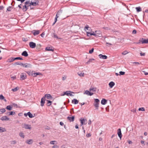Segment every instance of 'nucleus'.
<instances>
[{"instance_id": "33", "label": "nucleus", "mask_w": 148, "mask_h": 148, "mask_svg": "<svg viewBox=\"0 0 148 148\" xmlns=\"http://www.w3.org/2000/svg\"><path fill=\"white\" fill-rule=\"evenodd\" d=\"M85 29H86L87 30H88V31H90L91 30V28L90 27H89L88 25H86L85 27Z\"/></svg>"}, {"instance_id": "43", "label": "nucleus", "mask_w": 148, "mask_h": 148, "mask_svg": "<svg viewBox=\"0 0 148 148\" xmlns=\"http://www.w3.org/2000/svg\"><path fill=\"white\" fill-rule=\"evenodd\" d=\"M139 111H144L145 110V109L144 108H139L138 109Z\"/></svg>"}, {"instance_id": "16", "label": "nucleus", "mask_w": 148, "mask_h": 148, "mask_svg": "<svg viewBox=\"0 0 148 148\" xmlns=\"http://www.w3.org/2000/svg\"><path fill=\"white\" fill-rule=\"evenodd\" d=\"M29 74L30 75H34L33 76L34 77H36L38 75H42V74L41 73H33V72H32L30 73H29Z\"/></svg>"}, {"instance_id": "57", "label": "nucleus", "mask_w": 148, "mask_h": 148, "mask_svg": "<svg viewBox=\"0 0 148 148\" xmlns=\"http://www.w3.org/2000/svg\"><path fill=\"white\" fill-rule=\"evenodd\" d=\"M86 136L87 137H88L91 136V134H90L89 133V134H87Z\"/></svg>"}, {"instance_id": "46", "label": "nucleus", "mask_w": 148, "mask_h": 148, "mask_svg": "<svg viewBox=\"0 0 148 148\" xmlns=\"http://www.w3.org/2000/svg\"><path fill=\"white\" fill-rule=\"evenodd\" d=\"M90 35L91 36L92 35H93L95 36H96V35L95 34V33L94 32H93L92 33H90Z\"/></svg>"}, {"instance_id": "1", "label": "nucleus", "mask_w": 148, "mask_h": 148, "mask_svg": "<svg viewBox=\"0 0 148 148\" xmlns=\"http://www.w3.org/2000/svg\"><path fill=\"white\" fill-rule=\"evenodd\" d=\"M95 101L94 103V105L95 108V109H98L99 107V104L100 102L99 100L98 99H94Z\"/></svg>"}, {"instance_id": "12", "label": "nucleus", "mask_w": 148, "mask_h": 148, "mask_svg": "<svg viewBox=\"0 0 148 148\" xmlns=\"http://www.w3.org/2000/svg\"><path fill=\"white\" fill-rule=\"evenodd\" d=\"M24 115L25 117L27 116V115H28L30 118H32L33 117L32 114L30 112H28L27 113H25L24 114Z\"/></svg>"}, {"instance_id": "10", "label": "nucleus", "mask_w": 148, "mask_h": 148, "mask_svg": "<svg viewBox=\"0 0 148 148\" xmlns=\"http://www.w3.org/2000/svg\"><path fill=\"white\" fill-rule=\"evenodd\" d=\"M34 36H36L38 34L40 33V31L39 30H34L32 32Z\"/></svg>"}, {"instance_id": "19", "label": "nucleus", "mask_w": 148, "mask_h": 148, "mask_svg": "<svg viewBox=\"0 0 148 148\" xmlns=\"http://www.w3.org/2000/svg\"><path fill=\"white\" fill-rule=\"evenodd\" d=\"M100 58H102L103 59H106L107 58V57L106 55H103L102 54H100L99 55Z\"/></svg>"}, {"instance_id": "24", "label": "nucleus", "mask_w": 148, "mask_h": 148, "mask_svg": "<svg viewBox=\"0 0 148 148\" xmlns=\"http://www.w3.org/2000/svg\"><path fill=\"white\" fill-rule=\"evenodd\" d=\"M107 102V101L105 99H103L101 101V103L102 105H105L106 104Z\"/></svg>"}, {"instance_id": "20", "label": "nucleus", "mask_w": 148, "mask_h": 148, "mask_svg": "<svg viewBox=\"0 0 148 148\" xmlns=\"http://www.w3.org/2000/svg\"><path fill=\"white\" fill-rule=\"evenodd\" d=\"M118 136L120 138V139H121L122 137V134L121 133V129H118Z\"/></svg>"}, {"instance_id": "42", "label": "nucleus", "mask_w": 148, "mask_h": 148, "mask_svg": "<svg viewBox=\"0 0 148 148\" xmlns=\"http://www.w3.org/2000/svg\"><path fill=\"white\" fill-rule=\"evenodd\" d=\"M56 142V140L51 141L50 142V143L51 145H54L55 144L54 142Z\"/></svg>"}, {"instance_id": "11", "label": "nucleus", "mask_w": 148, "mask_h": 148, "mask_svg": "<svg viewBox=\"0 0 148 148\" xmlns=\"http://www.w3.org/2000/svg\"><path fill=\"white\" fill-rule=\"evenodd\" d=\"M22 66L25 68H31L32 67V65L31 64L27 63L25 64L23 63Z\"/></svg>"}, {"instance_id": "13", "label": "nucleus", "mask_w": 148, "mask_h": 148, "mask_svg": "<svg viewBox=\"0 0 148 148\" xmlns=\"http://www.w3.org/2000/svg\"><path fill=\"white\" fill-rule=\"evenodd\" d=\"M1 120L2 121H8L9 120V118H8L7 116H5L2 117L1 118Z\"/></svg>"}, {"instance_id": "63", "label": "nucleus", "mask_w": 148, "mask_h": 148, "mask_svg": "<svg viewBox=\"0 0 148 148\" xmlns=\"http://www.w3.org/2000/svg\"><path fill=\"white\" fill-rule=\"evenodd\" d=\"M143 72H144V74L145 75H148V73L146 72L145 71H143Z\"/></svg>"}, {"instance_id": "35", "label": "nucleus", "mask_w": 148, "mask_h": 148, "mask_svg": "<svg viewBox=\"0 0 148 148\" xmlns=\"http://www.w3.org/2000/svg\"><path fill=\"white\" fill-rule=\"evenodd\" d=\"M19 89V88L18 87H16L15 88L12 89V90L13 91V92H15L16 91L18 90Z\"/></svg>"}, {"instance_id": "28", "label": "nucleus", "mask_w": 148, "mask_h": 148, "mask_svg": "<svg viewBox=\"0 0 148 148\" xmlns=\"http://www.w3.org/2000/svg\"><path fill=\"white\" fill-rule=\"evenodd\" d=\"M15 60L14 58H10L7 61L8 62H11Z\"/></svg>"}, {"instance_id": "41", "label": "nucleus", "mask_w": 148, "mask_h": 148, "mask_svg": "<svg viewBox=\"0 0 148 148\" xmlns=\"http://www.w3.org/2000/svg\"><path fill=\"white\" fill-rule=\"evenodd\" d=\"M16 141L14 140H13L11 142V143L12 144H16Z\"/></svg>"}, {"instance_id": "62", "label": "nucleus", "mask_w": 148, "mask_h": 148, "mask_svg": "<svg viewBox=\"0 0 148 148\" xmlns=\"http://www.w3.org/2000/svg\"><path fill=\"white\" fill-rule=\"evenodd\" d=\"M92 60H94V59H90L88 60V61L87 62V63H88L89 62H91Z\"/></svg>"}, {"instance_id": "56", "label": "nucleus", "mask_w": 148, "mask_h": 148, "mask_svg": "<svg viewBox=\"0 0 148 148\" xmlns=\"http://www.w3.org/2000/svg\"><path fill=\"white\" fill-rule=\"evenodd\" d=\"M59 147L57 145H54L52 147V148H58Z\"/></svg>"}, {"instance_id": "23", "label": "nucleus", "mask_w": 148, "mask_h": 148, "mask_svg": "<svg viewBox=\"0 0 148 148\" xmlns=\"http://www.w3.org/2000/svg\"><path fill=\"white\" fill-rule=\"evenodd\" d=\"M46 96V98H47L48 99H51L52 98V96L50 94H46L44 96Z\"/></svg>"}, {"instance_id": "9", "label": "nucleus", "mask_w": 148, "mask_h": 148, "mask_svg": "<svg viewBox=\"0 0 148 148\" xmlns=\"http://www.w3.org/2000/svg\"><path fill=\"white\" fill-rule=\"evenodd\" d=\"M26 78V75L25 73H22L20 75V79L21 80H23Z\"/></svg>"}, {"instance_id": "48", "label": "nucleus", "mask_w": 148, "mask_h": 148, "mask_svg": "<svg viewBox=\"0 0 148 148\" xmlns=\"http://www.w3.org/2000/svg\"><path fill=\"white\" fill-rule=\"evenodd\" d=\"M125 73V72H123V71H120L119 72V74H120L119 75H124Z\"/></svg>"}, {"instance_id": "55", "label": "nucleus", "mask_w": 148, "mask_h": 148, "mask_svg": "<svg viewBox=\"0 0 148 148\" xmlns=\"http://www.w3.org/2000/svg\"><path fill=\"white\" fill-rule=\"evenodd\" d=\"M136 31L135 29L132 32V33L133 34H136Z\"/></svg>"}, {"instance_id": "3", "label": "nucleus", "mask_w": 148, "mask_h": 148, "mask_svg": "<svg viewBox=\"0 0 148 148\" xmlns=\"http://www.w3.org/2000/svg\"><path fill=\"white\" fill-rule=\"evenodd\" d=\"M38 0H32L31 2L29 3L30 5H32L33 6H36L38 5Z\"/></svg>"}, {"instance_id": "8", "label": "nucleus", "mask_w": 148, "mask_h": 148, "mask_svg": "<svg viewBox=\"0 0 148 148\" xmlns=\"http://www.w3.org/2000/svg\"><path fill=\"white\" fill-rule=\"evenodd\" d=\"M29 45L30 47L32 48H34L36 47V44L35 43L32 42H29Z\"/></svg>"}, {"instance_id": "39", "label": "nucleus", "mask_w": 148, "mask_h": 148, "mask_svg": "<svg viewBox=\"0 0 148 148\" xmlns=\"http://www.w3.org/2000/svg\"><path fill=\"white\" fill-rule=\"evenodd\" d=\"M129 52H127V51H125L122 53V54L123 55H125L127 53H128Z\"/></svg>"}, {"instance_id": "17", "label": "nucleus", "mask_w": 148, "mask_h": 148, "mask_svg": "<svg viewBox=\"0 0 148 148\" xmlns=\"http://www.w3.org/2000/svg\"><path fill=\"white\" fill-rule=\"evenodd\" d=\"M25 142L26 143L29 145L32 144L33 143V140L32 139H30L27 140Z\"/></svg>"}, {"instance_id": "64", "label": "nucleus", "mask_w": 148, "mask_h": 148, "mask_svg": "<svg viewBox=\"0 0 148 148\" xmlns=\"http://www.w3.org/2000/svg\"><path fill=\"white\" fill-rule=\"evenodd\" d=\"M128 142L129 144H131L132 143V142L130 140H129L128 141Z\"/></svg>"}, {"instance_id": "52", "label": "nucleus", "mask_w": 148, "mask_h": 148, "mask_svg": "<svg viewBox=\"0 0 148 148\" xmlns=\"http://www.w3.org/2000/svg\"><path fill=\"white\" fill-rule=\"evenodd\" d=\"M11 78L12 79V80H14L16 79V76L15 75L13 76H11Z\"/></svg>"}, {"instance_id": "31", "label": "nucleus", "mask_w": 148, "mask_h": 148, "mask_svg": "<svg viewBox=\"0 0 148 148\" xmlns=\"http://www.w3.org/2000/svg\"><path fill=\"white\" fill-rule=\"evenodd\" d=\"M19 136L21 137H22L23 138H24L25 136L24 135V134L23 133V132H21L19 133Z\"/></svg>"}, {"instance_id": "54", "label": "nucleus", "mask_w": 148, "mask_h": 148, "mask_svg": "<svg viewBox=\"0 0 148 148\" xmlns=\"http://www.w3.org/2000/svg\"><path fill=\"white\" fill-rule=\"evenodd\" d=\"M53 37L55 38H57V39H59L60 38H59L57 36V35L55 34H54V35H53Z\"/></svg>"}, {"instance_id": "30", "label": "nucleus", "mask_w": 148, "mask_h": 148, "mask_svg": "<svg viewBox=\"0 0 148 148\" xmlns=\"http://www.w3.org/2000/svg\"><path fill=\"white\" fill-rule=\"evenodd\" d=\"M5 108H2L0 109V114H2L5 112Z\"/></svg>"}, {"instance_id": "21", "label": "nucleus", "mask_w": 148, "mask_h": 148, "mask_svg": "<svg viewBox=\"0 0 148 148\" xmlns=\"http://www.w3.org/2000/svg\"><path fill=\"white\" fill-rule=\"evenodd\" d=\"M67 119L70 122L73 121L74 119V116H73L71 117H67Z\"/></svg>"}, {"instance_id": "25", "label": "nucleus", "mask_w": 148, "mask_h": 148, "mask_svg": "<svg viewBox=\"0 0 148 148\" xmlns=\"http://www.w3.org/2000/svg\"><path fill=\"white\" fill-rule=\"evenodd\" d=\"M97 89V88L96 87L93 88H90L89 89V91H92L94 92H95L96 91Z\"/></svg>"}, {"instance_id": "45", "label": "nucleus", "mask_w": 148, "mask_h": 148, "mask_svg": "<svg viewBox=\"0 0 148 148\" xmlns=\"http://www.w3.org/2000/svg\"><path fill=\"white\" fill-rule=\"evenodd\" d=\"M62 12V10H60L58 11L57 13L58 15H60L61 14Z\"/></svg>"}, {"instance_id": "14", "label": "nucleus", "mask_w": 148, "mask_h": 148, "mask_svg": "<svg viewBox=\"0 0 148 148\" xmlns=\"http://www.w3.org/2000/svg\"><path fill=\"white\" fill-rule=\"evenodd\" d=\"M84 94L89 96H92L93 94V93L90 92V91L88 90H86Z\"/></svg>"}, {"instance_id": "5", "label": "nucleus", "mask_w": 148, "mask_h": 148, "mask_svg": "<svg viewBox=\"0 0 148 148\" xmlns=\"http://www.w3.org/2000/svg\"><path fill=\"white\" fill-rule=\"evenodd\" d=\"M74 93V92L71 91H67L65 92H64V94L63 95H66L67 96H72V95L71 94V93Z\"/></svg>"}, {"instance_id": "36", "label": "nucleus", "mask_w": 148, "mask_h": 148, "mask_svg": "<svg viewBox=\"0 0 148 148\" xmlns=\"http://www.w3.org/2000/svg\"><path fill=\"white\" fill-rule=\"evenodd\" d=\"M47 105L48 106H50L51 104L52 101L48 100H47Z\"/></svg>"}, {"instance_id": "2", "label": "nucleus", "mask_w": 148, "mask_h": 148, "mask_svg": "<svg viewBox=\"0 0 148 148\" xmlns=\"http://www.w3.org/2000/svg\"><path fill=\"white\" fill-rule=\"evenodd\" d=\"M80 121L81 123V125L82 126L83 125H86L87 123V120L84 118H81L80 119Z\"/></svg>"}, {"instance_id": "32", "label": "nucleus", "mask_w": 148, "mask_h": 148, "mask_svg": "<svg viewBox=\"0 0 148 148\" xmlns=\"http://www.w3.org/2000/svg\"><path fill=\"white\" fill-rule=\"evenodd\" d=\"M12 107L10 105L7 106L6 107V109L9 110H12Z\"/></svg>"}, {"instance_id": "40", "label": "nucleus", "mask_w": 148, "mask_h": 148, "mask_svg": "<svg viewBox=\"0 0 148 148\" xmlns=\"http://www.w3.org/2000/svg\"><path fill=\"white\" fill-rule=\"evenodd\" d=\"M12 9V7L9 6V7L8 8H7V11H10Z\"/></svg>"}, {"instance_id": "26", "label": "nucleus", "mask_w": 148, "mask_h": 148, "mask_svg": "<svg viewBox=\"0 0 148 148\" xmlns=\"http://www.w3.org/2000/svg\"><path fill=\"white\" fill-rule=\"evenodd\" d=\"M114 85V83L113 82H111L109 84V85L110 88H112Z\"/></svg>"}, {"instance_id": "50", "label": "nucleus", "mask_w": 148, "mask_h": 148, "mask_svg": "<svg viewBox=\"0 0 148 148\" xmlns=\"http://www.w3.org/2000/svg\"><path fill=\"white\" fill-rule=\"evenodd\" d=\"M85 30L86 31V32L87 35L88 36H91V35H90V34H90V32H89L86 31V30Z\"/></svg>"}, {"instance_id": "29", "label": "nucleus", "mask_w": 148, "mask_h": 148, "mask_svg": "<svg viewBox=\"0 0 148 148\" xmlns=\"http://www.w3.org/2000/svg\"><path fill=\"white\" fill-rule=\"evenodd\" d=\"M6 131V130L5 128L0 127V132H2Z\"/></svg>"}, {"instance_id": "47", "label": "nucleus", "mask_w": 148, "mask_h": 148, "mask_svg": "<svg viewBox=\"0 0 148 148\" xmlns=\"http://www.w3.org/2000/svg\"><path fill=\"white\" fill-rule=\"evenodd\" d=\"M4 98V97L2 95H0V99L1 100H3Z\"/></svg>"}, {"instance_id": "27", "label": "nucleus", "mask_w": 148, "mask_h": 148, "mask_svg": "<svg viewBox=\"0 0 148 148\" xmlns=\"http://www.w3.org/2000/svg\"><path fill=\"white\" fill-rule=\"evenodd\" d=\"M78 101L75 99H73L72 101V103H74L75 104H77L78 103Z\"/></svg>"}, {"instance_id": "59", "label": "nucleus", "mask_w": 148, "mask_h": 148, "mask_svg": "<svg viewBox=\"0 0 148 148\" xmlns=\"http://www.w3.org/2000/svg\"><path fill=\"white\" fill-rule=\"evenodd\" d=\"M133 63L136 64L137 65H138L140 64V63L138 62H134Z\"/></svg>"}, {"instance_id": "38", "label": "nucleus", "mask_w": 148, "mask_h": 148, "mask_svg": "<svg viewBox=\"0 0 148 148\" xmlns=\"http://www.w3.org/2000/svg\"><path fill=\"white\" fill-rule=\"evenodd\" d=\"M14 64L17 65H21L22 66V65H23V63L19 62H16Z\"/></svg>"}, {"instance_id": "61", "label": "nucleus", "mask_w": 148, "mask_h": 148, "mask_svg": "<svg viewBox=\"0 0 148 148\" xmlns=\"http://www.w3.org/2000/svg\"><path fill=\"white\" fill-rule=\"evenodd\" d=\"M75 127L76 129H78L79 127L78 124H76L75 126Z\"/></svg>"}, {"instance_id": "44", "label": "nucleus", "mask_w": 148, "mask_h": 148, "mask_svg": "<svg viewBox=\"0 0 148 148\" xmlns=\"http://www.w3.org/2000/svg\"><path fill=\"white\" fill-rule=\"evenodd\" d=\"M9 115H13L15 114V112L13 111H11L9 112Z\"/></svg>"}, {"instance_id": "49", "label": "nucleus", "mask_w": 148, "mask_h": 148, "mask_svg": "<svg viewBox=\"0 0 148 148\" xmlns=\"http://www.w3.org/2000/svg\"><path fill=\"white\" fill-rule=\"evenodd\" d=\"M15 60H22L23 59L21 57H16L15 58H14Z\"/></svg>"}, {"instance_id": "4", "label": "nucleus", "mask_w": 148, "mask_h": 148, "mask_svg": "<svg viewBox=\"0 0 148 148\" xmlns=\"http://www.w3.org/2000/svg\"><path fill=\"white\" fill-rule=\"evenodd\" d=\"M23 127L25 129L31 130V125H30L24 123L22 125Z\"/></svg>"}, {"instance_id": "60", "label": "nucleus", "mask_w": 148, "mask_h": 148, "mask_svg": "<svg viewBox=\"0 0 148 148\" xmlns=\"http://www.w3.org/2000/svg\"><path fill=\"white\" fill-rule=\"evenodd\" d=\"M29 1H26L25 2V5H27V4H28L29 3Z\"/></svg>"}, {"instance_id": "53", "label": "nucleus", "mask_w": 148, "mask_h": 148, "mask_svg": "<svg viewBox=\"0 0 148 148\" xmlns=\"http://www.w3.org/2000/svg\"><path fill=\"white\" fill-rule=\"evenodd\" d=\"M140 54L141 56H144L145 55V53H142V52L140 53Z\"/></svg>"}, {"instance_id": "7", "label": "nucleus", "mask_w": 148, "mask_h": 148, "mask_svg": "<svg viewBox=\"0 0 148 148\" xmlns=\"http://www.w3.org/2000/svg\"><path fill=\"white\" fill-rule=\"evenodd\" d=\"M46 97V96H44L41 99L40 105L42 106H43L44 105V104L45 103V100Z\"/></svg>"}, {"instance_id": "18", "label": "nucleus", "mask_w": 148, "mask_h": 148, "mask_svg": "<svg viewBox=\"0 0 148 148\" xmlns=\"http://www.w3.org/2000/svg\"><path fill=\"white\" fill-rule=\"evenodd\" d=\"M21 55L22 56L25 57H27L28 56V54L26 51H23L21 53Z\"/></svg>"}, {"instance_id": "22", "label": "nucleus", "mask_w": 148, "mask_h": 148, "mask_svg": "<svg viewBox=\"0 0 148 148\" xmlns=\"http://www.w3.org/2000/svg\"><path fill=\"white\" fill-rule=\"evenodd\" d=\"M52 48H53L52 47H47L45 49L47 51H54V50L52 49Z\"/></svg>"}, {"instance_id": "37", "label": "nucleus", "mask_w": 148, "mask_h": 148, "mask_svg": "<svg viewBox=\"0 0 148 148\" xmlns=\"http://www.w3.org/2000/svg\"><path fill=\"white\" fill-rule=\"evenodd\" d=\"M78 74L81 77H83L84 75V73H78Z\"/></svg>"}, {"instance_id": "51", "label": "nucleus", "mask_w": 148, "mask_h": 148, "mask_svg": "<svg viewBox=\"0 0 148 148\" xmlns=\"http://www.w3.org/2000/svg\"><path fill=\"white\" fill-rule=\"evenodd\" d=\"M94 50V48H92L91 50L89 51V53L90 54L92 53L93 52Z\"/></svg>"}, {"instance_id": "6", "label": "nucleus", "mask_w": 148, "mask_h": 148, "mask_svg": "<svg viewBox=\"0 0 148 148\" xmlns=\"http://www.w3.org/2000/svg\"><path fill=\"white\" fill-rule=\"evenodd\" d=\"M139 41L142 44L148 43V39H145L143 38H142L139 40Z\"/></svg>"}, {"instance_id": "15", "label": "nucleus", "mask_w": 148, "mask_h": 148, "mask_svg": "<svg viewBox=\"0 0 148 148\" xmlns=\"http://www.w3.org/2000/svg\"><path fill=\"white\" fill-rule=\"evenodd\" d=\"M95 34L96 36L101 37V32L99 30L96 31H95Z\"/></svg>"}, {"instance_id": "34", "label": "nucleus", "mask_w": 148, "mask_h": 148, "mask_svg": "<svg viewBox=\"0 0 148 148\" xmlns=\"http://www.w3.org/2000/svg\"><path fill=\"white\" fill-rule=\"evenodd\" d=\"M136 9L137 12H140L142 11L140 7H136Z\"/></svg>"}, {"instance_id": "58", "label": "nucleus", "mask_w": 148, "mask_h": 148, "mask_svg": "<svg viewBox=\"0 0 148 148\" xmlns=\"http://www.w3.org/2000/svg\"><path fill=\"white\" fill-rule=\"evenodd\" d=\"M45 34V33L44 32H43L41 34L40 36L42 37H43Z\"/></svg>"}]
</instances>
